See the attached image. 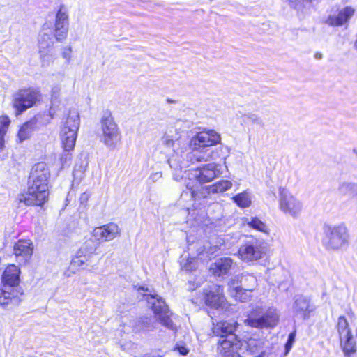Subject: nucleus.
I'll list each match as a JSON object with an SVG mask.
<instances>
[{"label":"nucleus","instance_id":"864d4df0","mask_svg":"<svg viewBox=\"0 0 357 357\" xmlns=\"http://www.w3.org/2000/svg\"><path fill=\"white\" fill-rule=\"evenodd\" d=\"M354 47H355L356 48H357V40L355 41Z\"/></svg>","mask_w":357,"mask_h":357},{"label":"nucleus","instance_id":"f257e3e1","mask_svg":"<svg viewBox=\"0 0 357 357\" xmlns=\"http://www.w3.org/2000/svg\"><path fill=\"white\" fill-rule=\"evenodd\" d=\"M50 176V170L43 162L35 164L29 177V187L26 194L19 197L20 202L26 205L42 206L49 195L48 179Z\"/></svg>","mask_w":357,"mask_h":357},{"label":"nucleus","instance_id":"cd10ccee","mask_svg":"<svg viewBox=\"0 0 357 357\" xmlns=\"http://www.w3.org/2000/svg\"><path fill=\"white\" fill-rule=\"evenodd\" d=\"M60 93H61V86L59 84L54 85L51 90V102L52 105L49 110V114L47 119L48 121H50L51 119H54L56 111H55V107L57 102H59V99L60 97Z\"/></svg>","mask_w":357,"mask_h":357},{"label":"nucleus","instance_id":"b1692460","mask_svg":"<svg viewBox=\"0 0 357 357\" xmlns=\"http://www.w3.org/2000/svg\"><path fill=\"white\" fill-rule=\"evenodd\" d=\"M238 284V279L232 280L229 285L230 287V293L231 295L236 300L240 301L241 302H246L249 298L250 297V294L249 291H244L243 287H239Z\"/></svg>","mask_w":357,"mask_h":357},{"label":"nucleus","instance_id":"473e14b6","mask_svg":"<svg viewBox=\"0 0 357 357\" xmlns=\"http://www.w3.org/2000/svg\"><path fill=\"white\" fill-rule=\"evenodd\" d=\"M337 327L340 337H346L347 335L352 334L350 328H349L347 320L344 316H340L338 318Z\"/></svg>","mask_w":357,"mask_h":357},{"label":"nucleus","instance_id":"f03ea898","mask_svg":"<svg viewBox=\"0 0 357 357\" xmlns=\"http://www.w3.org/2000/svg\"><path fill=\"white\" fill-rule=\"evenodd\" d=\"M20 269L15 265H9L2 274L3 288L0 289V305L8 307V305H18L20 303V291L16 287L20 283Z\"/></svg>","mask_w":357,"mask_h":357},{"label":"nucleus","instance_id":"2eb2a0df","mask_svg":"<svg viewBox=\"0 0 357 357\" xmlns=\"http://www.w3.org/2000/svg\"><path fill=\"white\" fill-rule=\"evenodd\" d=\"M33 245L30 240H19L13 246V253L19 265H25L31 259Z\"/></svg>","mask_w":357,"mask_h":357},{"label":"nucleus","instance_id":"49530a36","mask_svg":"<svg viewBox=\"0 0 357 357\" xmlns=\"http://www.w3.org/2000/svg\"><path fill=\"white\" fill-rule=\"evenodd\" d=\"M89 195L87 192H84L79 197V202L82 204H84L88 202Z\"/></svg>","mask_w":357,"mask_h":357},{"label":"nucleus","instance_id":"4c0bfd02","mask_svg":"<svg viewBox=\"0 0 357 357\" xmlns=\"http://www.w3.org/2000/svg\"><path fill=\"white\" fill-rule=\"evenodd\" d=\"M243 121H250L252 123H256L259 125L261 127H264V123L262 120V119L257 114L254 113H248L243 116Z\"/></svg>","mask_w":357,"mask_h":357},{"label":"nucleus","instance_id":"9b49d317","mask_svg":"<svg viewBox=\"0 0 357 357\" xmlns=\"http://www.w3.org/2000/svg\"><path fill=\"white\" fill-rule=\"evenodd\" d=\"M279 194L280 210L285 214L289 215L293 218H297L303 208V204L301 201L283 187H280Z\"/></svg>","mask_w":357,"mask_h":357},{"label":"nucleus","instance_id":"de8ad7c7","mask_svg":"<svg viewBox=\"0 0 357 357\" xmlns=\"http://www.w3.org/2000/svg\"><path fill=\"white\" fill-rule=\"evenodd\" d=\"M192 155L193 158H195V160L197 162H202V161L204 160L203 157H202L200 155H197L196 153H192Z\"/></svg>","mask_w":357,"mask_h":357},{"label":"nucleus","instance_id":"1a4fd4ad","mask_svg":"<svg viewBox=\"0 0 357 357\" xmlns=\"http://www.w3.org/2000/svg\"><path fill=\"white\" fill-rule=\"evenodd\" d=\"M41 94L34 89H20L13 95L12 104L19 115L33 107L40 100Z\"/></svg>","mask_w":357,"mask_h":357},{"label":"nucleus","instance_id":"f704fd0d","mask_svg":"<svg viewBox=\"0 0 357 357\" xmlns=\"http://www.w3.org/2000/svg\"><path fill=\"white\" fill-rule=\"evenodd\" d=\"M91 257L83 254L82 251H77L76 255L71 260V266L73 267H79L86 264Z\"/></svg>","mask_w":357,"mask_h":357},{"label":"nucleus","instance_id":"3c124183","mask_svg":"<svg viewBox=\"0 0 357 357\" xmlns=\"http://www.w3.org/2000/svg\"><path fill=\"white\" fill-rule=\"evenodd\" d=\"M139 290H143V291H149V289L148 288H144V287H140L139 289Z\"/></svg>","mask_w":357,"mask_h":357},{"label":"nucleus","instance_id":"dca6fc26","mask_svg":"<svg viewBox=\"0 0 357 357\" xmlns=\"http://www.w3.org/2000/svg\"><path fill=\"white\" fill-rule=\"evenodd\" d=\"M222 288L217 284H212L204 290V301L207 306L218 309L225 302L222 294Z\"/></svg>","mask_w":357,"mask_h":357},{"label":"nucleus","instance_id":"6ab92c4d","mask_svg":"<svg viewBox=\"0 0 357 357\" xmlns=\"http://www.w3.org/2000/svg\"><path fill=\"white\" fill-rule=\"evenodd\" d=\"M238 340L236 335H230L225 338H221L218 342V357H226L236 354Z\"/></svg>","mask_w":357,"mask_h":357},{"label":"nucleus","instance_id":"bb28decb","mask_svg":"<svg viewBox=\"0 0 357 357\" xmlns=\"http://www.w3.org/2000/svg\"><path fill=\"white\" fill-rule=\"evenodd\" d=\"M243 224L259 231L268 232L267 225L257 217L245 218L243 219Z\"/></svg>","mask_w":357,"mask_h":357},{"label":"nucleus","instance_id":"603ef678","mask_svg":"<svg viewBox=\"0 0 357 357\" xmlns=\"http://www.w3.org/2000/svg\"><path fill=\"white\" fill-rule=\"evenodd\" d=\"M167 102H169V103H174V102H175V100H172V99H167Z\"/></svg>","mask_w":357,"mask_h":357},{"label":"nucleus","instance_id":"79ce46f5","mask_svg":"<svg viewBox=\"0 0 357 357\" xmlns=\"http://www.w3.org/2000/svg\"><path fill=\"white\" fill-rule=\"evenodd\" d=\"M72 52V49H71V47H65L63 48V51L62 52V56L64 59H67L68 61H69L70 59V53Z\"/></svg>","mask_w":357,"mask_h":357},{"label":"nucleus","instance_id":"0eeeda50","mask_svg":"<svg viewBox=\"0 0 357 357\" xmlns=\"http://www.w3.org/2000/svg\"><path fill=\"white\" fill-rule=\"evenodd\" d=\"M79 116L75 110H70L65 125L61 132V139L64 152L73 150L79 127Z\"/></svg>","mask_w":357,"mask_h":357},{"label":"nucleus","instance_id":"37998d69","mask_svg":"<svg viewBox=\"0 0 357 357\" xmlns=\"http://www.w3.org/2000/svg\"><path fill=\"white\" fill-rule=\"evenodd\" d=\"M70 152H65L61 157V162L62 163V165H64L67 163L68 161H69L71 158Z\"/></svg>","mask_w":357,"mask_h":357},{"label":"nucleus","instance_id":"c85d7f7f","mask_svg":"<svg viewBox=\"0 0 357 357\" xmlns=\"http://www.w3.org/2000/svg\"><path fill=\"white\" fill-rule=\"evenodd\" d=\"M237 279H239V278L238 277L236 280ZM238 282L241 283L240 287H243L244 291L251 292L257 285V279L251 274L241 275Z\"/></svg>","mask_w":357,"mask_h":357},{"label":"nucleus","instance_id":"aec40b11","mask_svg":"<svg viewBox=\"0 0 357 357\" xmlns=\"http://www.w3.org/2000/svg\"><path fill=\"white\" fill-rule=\"evenodd\" d=\"M238 324L236 321L230 319L228 321H221L214 324L213 333L221 338H225L230 335H235Z\"/></svg>","mask_w":357,"mask_h":357},{"label":"nucleus","instance_id":"39448f33","mask_svg":"<svg viewBox=\"0 0 357 357\" xmlns=\"http://www.w3.org/2000/svg\"><path fill=\"white\" fill-rule=\"evenodd\" d=\"M144 297L153 311L156 320L166 328L174 330L175 326L171 319L172 313L165 301L156 294H146Z\"/></svg>","mask_w":357,"mask_h":357},{"label":"nucleus","instance_id":"ddd939ff","mask_svg":"<svg viewBox=\"0 0 357 357\" xmlns=\"http://www.w3.org/2000/svg\"><path fill=\"white\" fill-rule=\"evenodd\" d=\"M220 135L214 130H207L197 133L191 139L190 144L195 149L205 148L220 144Z\"/></svg>","mask_w":357,"mask_h":357},{"label":"nucleus","instance_id":"c03bdc74","mask_svg":"<svg viewBox=\"0 0 357 357\" xmlns=\"http://www.w3.org/2000/svg\"><path fill=\"white\" fill-rule=\"evenodd\" d=\"M176 349L183 356L187 355L189 352V350L184 346H177Z\"/></svg>","mask_w":357,"mask_h":357},{"label":"nucleus","instance_id":"7ed1b4c3","mask_svg":"<svg viewBox=\"0 0 357 357\" xmlns=\"http://www.w3.org/2000/svg\"><path fill=\"white\" fill-rule=\"evenodd\" d=\"M349 231L344 224L325 225L324 227L323 246L329 251H338L348 247Z\"/></svg>","mask_w":357,"mask_h":357},{"label":"nucleus","instance_id":"c756f323","mask_svg":"<svg viewBox=\"0 0 357 357\" xmlns=\"http://www.w3.org/2000/svg\"><path fill=\"white\" fill-rule=\"evenodd\" d=\"M229 155V148L227 146L220 145L210 153L209 158L213 160H220L225 162Z\"/></svg>","mask_w":357,"mask_h":357},{"label":"nucleus","instance_id":"f8f14e48","mask_svg":"<svg viewBox=\"0 0 357 357\" xmlns=\"http://www.w3.org/2000/svg\"><path fill=\"white\" fill-rule=\"evenodd\" d=\"M69 31V15L67 8L61 4L55 16L53 35L56 40L63 42L68 36Z\"/></svg>","mask_w":357,"mask_h":357},{"label":"nucleus","instance_id":"7c9ffc66","mask_svg":"<svg viewBox=\"0 0 357 357\" xmlns=\"http://www.w3.org/2000/svg\"><path fill=\"white\" fill-rule=\"evenodd\" d=\"M232 183L230 181L220 180L210 185L208 190L211 193H220L230 189Z\"/></svg>","mask_w":357,"mask_h":357},{"label":"nucleus","instance_id":"6e6552de","mask_svg":"<svg viewBox=\"0 0 357 357\" xmlns=\"http://www.w3.org/2000/svg\"><path fill=\"white\" fill-rule=\"evenodd\" d=\"M217 167V164L208 163L195 169L193 172L190 173L192 176L197 181L195 184L190 181L185 184L187 189L190 191L192 197H195L197 195L196 190L198 188V183H204L210 182L220 174V171Z\"/></svg>","mask_w":357,"mask_h":357},{"label":"nucleus","instance_id":"a18cd8bd","mask_svg":"<svg viewBox=\"0 0 357 357\" xmlns=\"http://www.w3.org/2000/svg\"><path fill=\"white\" fill-rule=\"evenodd\" d=\"M86 170V165L85 166H79V168L77 167V165H76L75 167V169H74V176H77V174L79 172L80 174H83Z\"/></svg>","mask_w":357,"mask_h":357},{"label":"nucleus","instance_id":"20e7f679","mask_svg":"<svg viewBox=\"0 0 357 357\" xmlns=\"http://www.w3.org/2000/svg\"><path fill=\"white\" fill-rule=\"evenodd\" d=\"M100 124L101 142L107 147L114 149L121 140V132L110 111L103 112Z\"/></svg>","mask_w":357,"mask_h":357},{"label":"nucleus","instance_id":"a878e982","mask_svg":"<svg viewBox=\"0 0 357 357\" xmlns=\"http://www.w3.org/2000/svg\"><path fill=\"white\" fill-rule=\"evenodd\" d=\"M340 347L344 352L345 357H351L353 354L356 352V342L354 340L353 335L340 337Z\"/></svg>","mask_w":357,"mask_h":357},{"label":"nucleus","instance_id":"72a5a7b5","mask_svg":"<svg viewBox=\"0 0 357 357\" xmlns=\"http://www.w3.org/2000/svg\"><path fill=\"white\" fill-rule=\"evenodd\" d=\"M234 202L241 208L249 207L251 204V199L248 192H243L233 197Z\"/></svg>","mask_w":357,"mask_h":357},{"label":"nucleus","instance_id":"58836bf2","mask_svg":"<svg viewBox=\"0 0 357 357\" xmlns=\"http://www.w3.org/2000/svg\"><path fill=\"white\" fill-rule=\"evenodd\" d=\"M181 266L183 270L185 271H192L196 269L197 265L195 263V259L194 258H188L185 261V259L182 258L181 260Z\"/></svg>","mask_w":357,"mask_h":357},{"label":"nucleus","instance_id":"e433bc0d","mask_svg":"<svg viewBox=\"0 0 357 357\" xmlns=\"http://www.w3.org/2000/svg\"><path fill=\"white\" fill-rule=\"evenodd\" d=\"M97 249V243L92 238L87 239L78 251H82V253L90 257L96 252Z\"/></svg>","mask_w":357,"mask_h":357},{"label":"nucleus","instance_id":"f3484780","mask_svg":"<svg viewBox=\"0 0 357 357\" xmlns=\"http://www.w3.org/2000/svg\"><path fill=\"white\" fill-rule=\"evenodd\" d=\"M314 310V307L310 303V299L308 297L303 295L295 296L292 305L293 314L295 317L307 319Z\"/></svg>","mask_w":357,"mask_h":357},{"label":"nucleus","instance_id":"c9c22d12","mask_svg":"<svg viewBox=\"0 0 357 357\" xmlns=\"http://www.w3.org/2000/svg\"><path fill=\"white\" fill-rule=\"evenodd\" d=\"M10 123V121L8 116L0 117V150L4 146V136Z\"/></svg>","mask_w":357,"mask_h":357},{"label":"nucleus","instance_id":"9d476101","mask_svg":"<svg viewBox=\"0 0 357 357\" xmlns=\"http://www.w3.org/2000/svg\"><path fill=\"white\" fill-rule=\"evenodd\" d=\"M264 252V242L252 236L243 241L238 252L239 257L246 261H257L263 257Z\"/></svg>","mask_w":357,"mask_h":357},{"label":"nucleus","instance_id":"4be33fe9","mask_svg":"<svg viewBox=\"0 0 357 357\" xmlns=\"http://www.w3.org/2000/svg\"><path fill=\"white\" fill-rule=\"evenodd\" d=\"M354 12V9L351 7H345L339 12L337 16H330L327 20V23L331 26H342L349 20Z\"/></svg>","mask_w":357,"mask_h":357},{"label":"nucleus","instance_id":"5fc2aeb1","mask_svg":"<svg viewBox=\"0 0 357 357\" xmlns=\"http://www.w3.org/2000/svg\"><path fill=\"white\" fill-rule=\"evenodd\" d=\"M169 165H170L171 167H172V164H171V160H169Z\"/></svg>","mask_w":357,"mask_h":357},{"label":"nucleus","instance_id":"a19ab883","mask_svg":"<svg viewBox=\"0 0 357 357\" xmlns=\"http://www.w3.org/2000/svg\"><path fill=\"white\" fill-rule=\"evenodd\" d=\"M162 144L167 147H172L174 145V140L169 135H165L162 139Z\"/></svg>","mask_w":357,"mask_h":357},{"label":"nucleus","instance_id":"423d86ee","mask_svg":"<svg viewBox=\"0 0 357 357\" xmlns=\"http://www.w3.org/2000/svg\"><path fill=\"white\" fill-rule=\"evenodd\" d=\"M278 314L275 310H264L261 307L252 310L245 319V323L252 328H273L278 321Z\"/></svg>","mask_w":357,"mask_h":357},{"label":"nucleus","instance_id":"4468645a","mask_svg":"<svg viewBox=\"0 0 357 357\" xmlns=\"http://www.w3.org/2000/svg\"><path fill=\"white\" fill-rule=\"evenodd\" d=\"M38 53L43 67L48 66L55 59L54 42L47 34L40 36L38 42Z\"/></svg>","mask_w":357,"mask_h":357},{"label":"nucleus","instance_id":"2f4dec72","mask_svg":"<svg viewBox=\"0 0 357 357\" xmlns=\"http://www.w3.org/2000/svg\"><path fill=\"white\" fill-rule=\"evenodd\" d=\"M338 191L341 195H356L357 184L348 182L342 183L339 185Z\"/></svg>","mask_w":357,"mask_h":357},{"label":"nucleus","instance_id":"412c9836","mask_svg":"<svg viewBox=\"0 0 357 357\" xmlns=\"http://www.w3.org/2000/svg\"><path fill=\"white\" fill-rule=\"evenodd\" d=\"M232 266L233 260L231 258H219L211 264L210 270L216 276H223L229 273Z\"/></svg>","mask_w":357,"mask_h":357},{"label":"nucleus","instance_id":"a211bd4d","mask_svg":"<svg viewBox=\"0 0 357 357\" xmlns=\"http://www.w3.org/2000/svg\"><path fill=\"white\" fill-rule=\"evenodd\" d=\"M121 230L115 223H109L94 229L93 236L97 241H109L119 236Z\"/></svg>","mask_w":357,"mask_h":357},{"label":"nucleus","instance_id":"ea45409f","mask_svg":"<svg viewBox=\"0 0 357 357\" xmlns=\"http://www.w3.org/2000/svg\"><path fill=\"white\" fill-rule=\"evenodd\" d=\"M296 332V330L290 333L288 335L287 341L285 344V355L288 354L292 348V346L295 342Z\"/></svg>","mask_w":357,"mask_h":357},{"label":"nucleus","instance_id":"8fccbe9b","mask_svg":"<svg viewBox=\"0 0 357 357\" xmlns=\"http://www.w3.org/2000/svg\"><path fill=\"white\" fill-rule=\"evenodd\" d=\"M226 357H241V356L238 353H236V354H233L231 356L230 355V356H227Z\"/></svg>","mask_w":357,"mask_h":357},{"label":"nucleus","instance_id":"393cba45","mask_svg":"<svg viewBox=\"0 0 357 357\" xmlns=\"http://www.w3.org/2000/svg\"><path fill=\"white\" fill-rule=\"evenodd\" d=\"M155 321L152 317H140L132 324V327L136 332L138 331H151L155 328Z\"/></svg>","mask_w":357,"mask_h":357},{"label":"nucleus","instance_id":"09e8293b","mask_svg":"<svg viewBox=\"0 0 357 357\" xmlns=\"http://www.w3.org/2000/svg\"><path fill=\"white\" fill-rule=\"evenodd\" d=\"M323 57V55L321 52H316L314 54V58L317 60L321 59Z\"/></svg>","mask_w":357,"mask_h":357},{"label":"nucleus","instance_id":"5701e85b","mask_svg":"<svg viewBox=\"0 0 357 357\" xmlns=\"http://www.w3.org/2000/svg\"><path fill=\"white\" fill-rule=\"evenodd\" d=\"M38 118L34 117L24 123L18 132V137L20 142L29 138L33 132L38 129Z\"/></svg>","mask_w":357,"mask_h":357}]
</instances>
